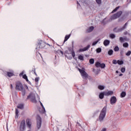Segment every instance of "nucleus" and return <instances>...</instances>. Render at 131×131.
Wrapping results in <instances>:
<instances>
[{"label":"nucleus","instance_id":"nucleus-39","mask_svg":"<svg viewBox=\"0 0 131 131\" xmlns=\"http://www.w3.org/2000/svg\"><path fill=\"white\" fill-rule=\"evenodd\" d=\"M98 5H101L102 4V0H95Z\"/></svg>","mask_w":131,"mask_h":131},{"label":"nucleus","instance_id":"nucleus-3","mask_svg":"<svg viewBox=\"0 0 131 131\" xmlns=\"http://www.w3.org/2000/svg\"><path fill=\"white\" fill-rule=\"evenodd\" d=\"M24 89V87L23 86V84H22L21 82L18 81L16 83L15 90H16V91H23Z\"/></svg>","mask_w":131,"mask_h":131},{"label":"nucleus","instance_id":"nucleus-46","mask_svg":"<svg viewBox=\"0 0 131 131\" xmlns=\"http://www.w3.org/2000/svg\"><path fill=\"white\" fill-rule=\"evenodd\" d=\"M68 50L69 51V52H70L71 53H72V51H74L73 50V49L71 48H68Z\"/></svg>","mask_w":131,"mask_h":131},{"label":"nucleus","instance_id":"nucleus-28","mask_svg":"<svg viewBox=\"0 0 131 131\" xmlns=\"http://www.w3.org/2000/svg\"><path fill=\"white\" fill-rule=\"evenodd\" d=\"M108 55H109V56H112V55H113V50H110L108 51Z\"/></svg>","mask_w":131,"mask_h":131},{"label":"nucleus","instance_id":"nucleus-38","mask_svg":"<svg viewBox=\"0 0 131 131\" xmlns=\"http://www.w3.org/2000/svg\"><path fill=\"white\" fill-rule=\"evenodd\" d=\"M101 52H102V49L98 48L96 49L97 53H101Z\"/></svg>","mask_w":131,"mask_h":131},{"label":"nucleus","instance_id":"nucleus-62","mask_svg":"<svg viewBox=\"0 0 131 131\" xmlns=\"http://www.w3.org/2000/svg\"><path fill=\"white\" fill-rule=\"evenodd\" d=\"M28 131H30V130H28Z\"/></svg>","mask_w":131,"mask_h":131},{"label":"nucleus","instance_id":"nucleus-37","mask_svg":"<svg viewBox=\"0 0 131 131\" xmlns=\"http://www.w3.org/2000/svg\"><path fill=\"white\" fill-rule=\"evenodd\" d=\"M115 34H111L110 35V37H111V38H112V39H113V38H115Z\"/></svg>","mask_w":131,"mask_h":131},{"label":"nucleus","instance_id":"nucleus-31","mask_svg":"<svg viewBox=\"0 0 131 131\" xmlns=\"http://www.w3.org/2000/svg\"><path fill=\"white\" fill-rule=\"evenodd\" d=\"M39 80V77H38L35 78V81L36 84H38Z\"/></svg>","mask_w":131,"mask_h":131},{"label":"nucleus","instance_id":"nucleus-29","mask_svg":"<svg viewBox=\"0 0 131 131\" xmlns=\"http://www.w3.org/2000/svg\"><path fill=\"white\" fill-rule=\"evenodd\" d=\"M20 91L22 92V96L24 97L25 96V94H26V91H25V89H23V90H20Z\"/></svg>","mask_w":131,"mask_h":131},{"label":"nucleus","instance_id":"nucleus-15","mask_svg":"<svg viewBox=\"0 0 131 131\" xmlns=\"http://www.w3.org/2000/svg\"><path fill=\"white\" fill-rule=\"evenodd\" d=\"M7 75L8 77H12V76H15V74L13 72H6Z\"/></svg>","mask_w":131,"mask_h":131},{"label":"nucleus","instance_id":"nucleus-18","mask_svg":"<svg viewBox=\"0 0 131 131\" xmlns=\"http://www.w3.org/2000/svg\"><path fill=\"white\" fill-rule=\"evenodd\" d=\"M94 29H95V27H94L93 26H91L86 30V32L90 33V32H92V31H93Z\"/></svg>","mask_w":131,"mask_h":131},{"label":"nucleus","instance_id":"nucleus-54","mask_svg":"<svg viewBox=\"0 0 131 131\" xmlns=\"http://www.w3.org/2000/svg\"><path fill=\"white\" fill-rule=\"evenodd\" d=\"M124 34L125 35H126V34H127V31L124 32Z\"/></svg>","mask_w":131,"mask_h":131},{"label":"nucleus","instance_id":"nucleus-50","mask_svg":"<svg viewBox=\"0 0 131 131\" xmlns=\"http://www.w3.org/2000/svg\"><path fill=\"white\" fill-rule=\"evenodd\" d=\"M45 45H47V46H49V47H52V45H50V44H49L48 43H46L45 42Z\"/></svg>","mask_w":131,"mask_h":131},{"label":"nucleus","instance_id":"nucleus-51","mask_svg":"<svg viewBox=\"0 0 131 131\" xmlns=\"http://www.w3.org/2000/svg\"><path fill=\"white\" fill-rule=\"evenodd\" d=\"M74 45V42L73 41L72 42V48H73Z\"/></svg>","mask_w":131,"mask_h":131},{"label":"nucleus","instance_id":"nucleus-26","mask_svg":"<svg viewBox=\"0 0 131 131\" xmlns=\"http://www.w3.org/2000/svg\"><path fill=\"white\" fill-rule=\"evenodd\" d=\"M98 88L99 89V90H100V91H103V90L105 89V86L101 85H99L98 86Z\"/></svg>","mask_w":131,"mask_h":131},{"label":"nucleus","instance_id":"nucleus-4","mask_svg":"<svg viewBox=\"0 0 131 131\" xmlns=\"http://www.w3.org/2000/svg\"><path fill=\"white\" fill-rule=\"evenodd\" d=\"M122 15V11H120L118 12H117L116 14H113L111 17V20H115V19H117V18H119L120 16Z\"/></svg>","mask_w":131,"mask_h":131},{"label":"nucleus","instance_id":"nucleus-48","mask_svg":"<svg viewBox=\"0 0 131 131\" xmlns=\"http://www.w3.org/2000/svg\"><path fill=\"white\" fill-rule=\"evenodd\" d=\"M105 20V19H103V20H102V21H101L102 24H103V25H106V22H105V20Z\"/></svg>","mask_w":131,"mask_h":131},{"label":"nucleus","instance_id":"nucleus-23","mask_svg":"<svg viewBox=\"0 0 131 131\" xmlns=\"http://www.w3.org/2000/svg\"><path fill=\"white\" fill-rule=\"evenodd\" d=\"M95 66L97 68H99V67H101V63L99 61H97L95 63Z\"/></svg>","mask_w":131,"mask_h":131},{"label":"nucleus","instance_id":"nucleus-16","mask_svg":"<svg viewBox=\"0 0 131 131\" xmlns=\"http://www.w3.org/2000/svg\"><path fill=\"white\" fill-rule=\"evenodd\" d=\"M110 44V40H105L103 41V45L104 46H105V47H107V46H109V45Z\"/></svg>","mask_w":131,"mask_h":131},{"label":"nucleus","instance_id":"nucleus-19","mask_svg":"<svg viewBox=\"0 0 131 131\" xmlns=\"http://www.w3.org/2000/svg\"><path fill=\"white\" fill-rule=\"evenodd\" d=\"M70 36H71L70 34L66 35L63 42L67 41V40H68V39H69V38H70Z\"/></svg>","mask_w":131,"mask_h":131},{"label":"nucleus","instance_id":"nucleus-6","mask_svg":"<svg viewBox=\"0 0 131 131\" xmlns=\"http://www.w3.org/2000/svg\"><path fill=\"white\" fill-rule=\"evenodd\" d=\"M37 127L38 129H39L41 127V118L39 115H37Z\"/></svg>","mask_w":131,"mask_h":131},{"label":"nucleus","instance_id":"nucleus-53","mask_svg":"<svg viewBox=\"0 0 131 131\" xmlns=\"http://www.w3.org/2000/svg\"><path fill=\"white\" fill-rule=\"evenodd\" d=\"M106 129L105 128H103L101 131H106Z\"/></svg>","mask_w":131,"mask_h":131},{"label":"nucleus","instance_id":"nucleus-14","mask_svg":"<svg viewBox=\"0 0 131 131\" xmlns=\"http://www.w3.org/2000/svg\"><path fill=\"white\" fill-rule=\"evenodd\" d=\"M27 125L28 126L29 128H31V120L30 119H27L26 120Z\"/></svg>","mask_w":131,"mask_h":131},{"label":"nucleus","instance_id":"nucleus-43","mask_svg":"<svg viewBox=\"0 0 131 131\" xmlns=\"http://www.w3.org/2000/svg\"><path fill=\"white\" fill-rule=\"evenodd\" d=\"M121 72L122 73H124V72H125V68H122L121 69Z\"/></svg>","mask_w":131,"mask_h":131},{"label":"nucleus","instance_id":"nucleus-11","mask_svg":"<svg viewBox=\"0 0 131 131\" xmlns=\"http://www.w3.org/2000/svg\"><path fill=\"white\" fill-rule=\"evenodd\" d=\"M90 48H91V45H89L86 47L79 49V52H85V51H88Z\"/></svg>","mask_w":131,"mask_h":131},{"label":"nucleus","instance_id":"nucleus-47","mask_svg":"<svg viewBox=\"0 0 131 131\" xmlns=\"http://www.w3.org/2000/svg\"><path fill=\"white\" fill-rule=\"evenodd\" d=\"M23 74H24V71H23L21 73L19 74V77H21V76H23V75H24Z\"/></svg>","mask_w":131,"mask_h":131},{"label":"nucleus","instance_id":"nucleus-61","mask_svg":"<svg viewBox=\"0 0 131 131\" xmlns=\"http://www.w3.org/2000/svg\"><path fill=\"white\" fill-rule=\"evenodd\" d=\"M93 71H95V69H93Z\"/></svg>","mask_w":131,"mask_h":131},{"label":"nucleus","instance_id":"nucleus-12","mask_svg":"<svg viewBox=\"0 0 131 131\" xmlns=\"http://www.w3.org/2000/svg\"><path fill=\"white\" fill-rule=\"evenodd\" d=\"M23 78H24V79H25V80L27 81V82H28V83H29V84H31V82H30V81H29V80H28V77H27V75L26 74H24V75H23Z\"/></svg>","mask_w":131,"mask_h":131},{"label":"nucleus","instance_id":"nucleus-10","mask_svg":"<svg viewBox=\"0 0 131 131\" xmlns=\"http://www.w3.org/2000/svg\"><path fill=\"white\" fill-rule=\"evenodd\" d=\"M38 45L39 46L40 49H42V48H45L46 47V42L42 40H40L38 43Z\"/></svg>","mask_w":131,"mask_h":131},{"label":"nucleus","instance_id":"nucleus-59","mask_svg":"<svg viewBox=\"0 0 131 131\" xmlns=\"http://www.w3.org/2000/svg\"><path fill=\"white\" fill-rule=\"evenodd\" d=\"M77 124H78L79 125H80V124H79V123H77Z\"/></svg>","mask_w":131,"mask_h":131},{"label":"nucleus","instance_id":"nucleus-7","mask_svg":"<svg viewBox=\"0 0 131 131\" xmlns=\"http://www.w3.org/2000/svg\"><path fill=\"white\" fill-rule=\"evenodd\" d=\"M30 98L32 103H37V101H36V99L35 97V95L31 93L30 94V95L28 96L27 100H28V99H30Z\"/></svg>","mask_w":131,"mask_h":131},{"label":"nucleus","instance_id":"nucleus-60","mask_svg":"<svg viewBox=\"0 0 131 131\" xmlns=\"http://www.w3.org/2000/svg\"><path fill=\"white\" fill-rule=\"evenodd\" d=\"M69 59H72V57H70V58Z\"/></svg>","mask_w":131,"mask_h":131},{"label":"nucleus","instance_id":"nucleus-33","mask_svg":"<svg viewBox=\"0 0 131 131\" xmlns=\"http://www.w3.org/2000/svg\"><path fill=\"white\" fill-rule=\"evenodd\" d=\"M123 47L124 48H128V43L127 42H125L123 44Z\"/></svg>","mask_w":131,"mask_h":131},{"label":"nucleus","instance_id":"nucleus-56","mask_svg":"<svg viewBox=\"0 0 131 131\" xmlns=\"http://www.w3.org/2000/svg\"><path fill=\"white\" fill-rule=\"evenodd\" d=\"M116 73H119V72L118 71H116Z\"/></svg>","mask_w":131,"mask_h":131},{"label":"nucleus","instance_id":"nucleus-30","mask_svg":"<svg viewBox=\"0 0 131 131\" xmlns=\"http://www.w3.org/2000/svg\"><path fill=\"white\" fill-rule=\"evenodd\" d=\"M90 64H94L95 63V59L94 58H91L89 60Z\"/></svg>","mask_w":131,"mask_h":131},{"label":"nucleus","instance_id":"nucleus-42","mask_svg":"<svg viewBox=\"0 0 131 131\" xmlns=\"http://www.w3.org/2000/svg\"><path fill=\"white\" fill-rule=\"evenodd\" d=\"M71 54L73 58H74L75 57V52H74V51H72Z\"/></svg>","mask_w":131,"mask_h":131},{"label":"nucleus","instance_id":"nucleus-24","mask_svg":"<svg viewBox=\"0 0 131 131\" xmlns=\"http://www.w3.org/2000/svg\"><path fill=\"white\" fill-rule=\"evenodd\" d=\"M101 40L100 38H99L97 41H95L93 42L92 43V46H96V45H97L99 41H100Z\"/></svg>","mask_w":131,"mask_h":131},{"label":"nucleus","instance_id":"nucleus-45","mask_svg":"<svg viewBox=\"0 0 131 131\" xmlns=\"http://www.w3.org/2000/svg\"><path fill=\"white\" fill-rule=\"evenodd\" d=\"M131 51H129L126 53V56H130Z\"/></svg>","mask_w":131,"mask_h":131},{"label":"nucleus","instance_id":"nucleus-44","mask_svg":"<svg viewBox=\"0 0 131 131\" xmlns=\"http://www.w3.org/2000/svg\"><path fill=\"white\" fill-rule=\"evenodd\" d=\"M117 60L114 59L113 60V64H114L115 65H116V64H117Z\"/></svg>","mask_w":131,"mask_h":131},{"label":"nucleus","instance_id":"nucleus-5","mask_svg":"<svg viewBox=\"0 0 131 131\" xmlns=\"http://www.w3.org/2000/svg\"><path fill=\"white\" fill-rule=\"evenodd\" d=\"M26 127V122L25 120H23L19 125V130L24 131Z\"/></svg>","mask_w":131,"mask_h":131},{"label":"nucleus","instance_id":"nucleus-57","mask_svg":"<svg viewBox=\"0 0 131 131\" xmlns=\"http://www.w3.org/2000/svg\"><path fill=\"white\" fill-rule=\"evenodd\" d=\"M122 75H123V74H120L119 75V76H122Z\"/></svg>","mask_w":131,"mask_h":131},{"label":"nucleus","instance_id":"nucleus-13","mask_svg":"<svg viewBox=\"0 0 131 131\" xmlns=\"http://www.w3.org/2000/svg\"><path fill=\"white\" fill-rule=\"evenodd\" d=\"M104 92V96H106L107 97H108V96H112V95H113V91H108V92Z\"/></svg>","mask_w":131,"mask_h":131},{"label":"nucleus","instance_id":"nucleus-32","mask_svg":"<svg viewBox=\"0 0 131 131\" xmlns=\"http://www.w3.org/2000/svg\"><path fill=\"white\" fill-rule=\"evenodd\" d=\"M117 63L119 65H122L123 64V61L118 60Z\"/></svg>","mask_w":131,"mask_h":131},{"label":"nucleus","instance_id":"nucleus-34","mask_svg":"<svg viewBox=\"0 0 131 131\" xmlns=\"http://www.w3.org/2000/svg\"><path fill=\"white\" fill-rule=\"evenodd\" d=\"M114 51H115V52H118V51H119V47H118V46H116L114 49Z\"/></svg>","mask_w":131,"mask_h":131},{"label":"nucleus","instance_id":"nucleus-9","mask_svg":"<svg viewBox=\"0 0 131 131\" xmlns=\"http://www.w3.org/2000/svg\"><path fill=\"white\" fill-rule=\"evenodd\" d=\"M117 102V99L116 98V97L113 96L110 99V103L111 105H114Z\"/></svg>","mask_w":131,"mask_h":131},{"label":"nucleus","instance_id":"nucleus-8","mask_svg":"<svg viewBox=\"0 0 131 131\" xmlns=\"http://www.w3.org/2000/svg\"><path fill=\"white\" fill-rule=\"evenodd\" d=\"M78 70L80 73H81V76L83 77V78H88V76H89V75L88 74V73H86V72H85L84 70H81L80 69H78Z\"/></svg>","mask_w":131,"mask_h":131},{"label":"nucleus","instance_id":"nucleus-55","mask_svg":"<svg viewBox=\"0 0 131 131\" xmlns=\"http://www.w3.org/2000/svg\"><path fill=\"white\" fill-rule=\"evenodd\" d=\"M60 53L62 54V55H63V54H64V53H63V51H60Z\"/></svg>","mask_w":131,"mask_h":131},{"label":"nucleus","instance_id":"nucleus-25","mask_svg":"<svg viewBox=\"0 0 131 131\" xmlns=\"http://www.w3.org/2000/svg\"><path fill=\"white\" fill-rule=\"evenodd\" d=\"M119 8H120V6L117 7L115 9L112 11V13L113 14V13H115V12H117L119 9Z\"/></svg>","mask_w":131,"mask_h":131},{"label":"nucleus","instance_id":"nucleus-27","mask_svg":"<svg viewBox=\"0 0 131 131\" xmlns=\"http://www.w3.org/2000/svg\"><path fill=\"white\" fill-rule=\"evenodd\" d=\"M125 96H126V93H125V92H122L121 93V98H124Z\"/></svg>","mask_w":131,"mask_h":131},{"label":"nucleus","instance_id":"nucleus-52","mask_svg":"<svg viewBox=\"0 0 131 131\" xmlns=\"http://www.w3.org/2000/svg\"><path fill=\"white\" fill-rule=\"evenodd\" d=\"M10 88L11 90L13 89V85L12 84H10Z\"/></svg>","mask_w":131,"mask_h":131},{"label":"nucleus","instance_id":"nucleus-35","mask_svg":"<svg viewBox=\"0 0 131 131\" xmlns=\"http://www.w3.org/2000/svg\"><path fill=\"white\" fill-rule=\"evenodd\" d=\"M39 102H40V105H41V107H42V109L44 111L43 113H45V112H46V109L45 108V106H43V105L42 104V103H41V102H40V101H39Z\"/></svg>","mask_w":131,"mask_h":131},{"label":"nucleus","instance_id":"nucleus-49","mask_svg":"<svg viewBox=\"0 0 131 131\" xmlns=\"http://www.w3.org/2000/svg\"><path fill=\"white\" fill-rule=\"evenodd\" d=\"M123 53H124L123 50H122L120 51V54L121 56H123Z\"/></svg>","mask_w":131,"mask_h":131},{"label":"nucleus","instance_id":"nucleus-21","mask_svg":"<svg viewBox=\"0 0 131 131\" xmlns=\"http://www.w3.org/2000/svg\"><path fill=\"white\" fill-rule=\"evenodd\" d=\"M17 108L18 109H21V110H23V109L24 108V105L22 104H18V105H17Z\"/></svg>","mask_w":131,"mask_h":131},{"label":"nucleus","instance_id":"nucleus-22","mask_svg":"<svg viewBox=\"0 0 131 131\" xmlns=\"http://www.w3.org/2000/svg\"><path fill=\"white\" fill-rule=\"evenodd\" d=\"M19 111L18 110L17 108L15 109V118H18L19 117Z\"/></svg>","mask_w":131,"mask_h":131},{"label":"nucleus","instance_id":"nucleus-20","mask_svg":"<svg viewBox=\"0 0 131 131\" xmlns=\"http://www.w3.org/2000/svg\"><path fill=\"white\" fill-rule=\"evenodd\" d=\"M78 59L80 60V61H84V58L83 57V56L81 55H79L78 57Z\"/></svg>","mask_w":131,"mask_h":131},{"label":"nucleus","instance_id":"nucleus-40","mask_svg":"<svg viewBox=\"0 0 131 131\" xmlns=\"http://www.w3.org/2000/svg\"><path fill=\"white\" fill-rule=\"evenodd\" d=\"M106 67V64L105 63H101L100 64V68H105Z\"/></svg>","mask_w":131,"mask_h":131},{"label":"nucleus","instance_id":"nucleus-1","mask_svg":"<svg viewBox=\"0 0 131 131\" xmlns=\"http://www.w3.org/2000/svg\"><path fill=\"white\" fill-rule=\"evenodd\" d=\"M106 112H107V106H105L103 107V108L101 110L99 116V121L100 122H102V121L104 120V119L106 117Z\"/></svg>","mask_w":131,"mask_h":131},{"label":"nucleus","instance_id":"nucleus-36","mask_svg":"<svg viewBox=\"0 0 131 131\" xmlns=\"http://www.w3.org/2000/svg\"><path fill=\"white\" fill-rule=\"evenodd\" d=\"M119 40L120 42H123L124 40H125V38H123L122 37H120L119 38Z\"/></svg>","mask_w":131,"mask_h":131},{"label":"nucleus","instance_id":"nucleus-2","mask_svg":"<svg viewBox=\"0 0 131 131\" xmlns=\"http://www.w3.org/2000/svg\"><path fill=\"white\" fill-rule=\"evenodd\" d=\"M128 25V23L126 22L122 28L118 29L116 28H115L113 30L114 32H121V31H123L124 29H126V27H127V25Z\"/></svg>","mask_w":131,"mask_h":131},{"label":"nucleus","instance_id":"nucleus-58","mask_svg":"<svg viewBox=\"0 0 131 131\" xmlns=\"http://www.w3.org/2000/svg\"><path fill=\"white\" fill-rule=\"evenodd\" d=\"M66 54H69V53H68V51H66Z\"/></svg>","mask_w":131,"mask_h":131},{"label":"nucleus","instance_id":"nucleus-41","mask_svg":"<svg viewBox=\"0 0 131 131\" xmlns=\"http://www.w3.org/2000/svg\"><path fill=\"white\" fill-rule=\"evenodd\" d=\"M31 72H34V74L37 76V74H36V72H35V68H34L32 70Z\"/></svg>","mask_w":131,"mask_h":131},{"label":"nucleus","instance_id":"nucleus-17","mask_svg":"<svg viewBox=\"0 0 131 131\" xmlns=\"http://www.w3.org/2000/svg\"><path fill=\"white\" fill-rule=\"evenodd\" d=\"M104 96H105V93L104 92H101L100 94H99V99H100L101 100L104 99Z\"/></svg>","mask_w":131,"mask_h":131}]
</instances>
